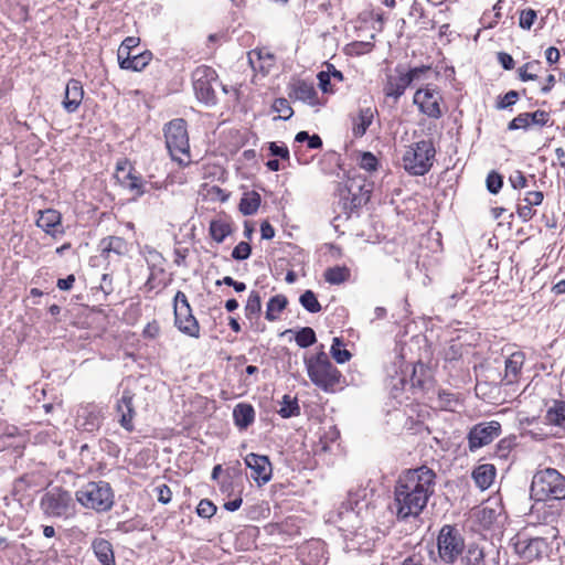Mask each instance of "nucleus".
Returning a JSON list of instances; mask_svg holds the SVG:
<instances>
[{
	"label": "nucleus",
	"instance_id": "1",
	"mask_svg": "<svg viewBox=\"0 0 565 565\" xmlns=\"http://www.w3.org/2000/svg\"><path fill=\"white\" fill-rule=\"evenodd\" d=\"M436 472L427 466L403 471L394 486L392 511L398 521L417 518L435 493Z\"/></svg>",
	"mask_w": 565,
	"mask_h": 565
},
{
	"label": "nucleus",
	"instance_id": "2",
	"mask_svg": "<svg viewBox=\"0 0 565 565\" xmlns=\"http://www.w3.org/2000/svg\"><path fill=\"white\" fill-rule=\"evenodd\" d=\"M305 365L310 381L323 392H334L340 384L341 373L323 350L306 358Z\"/></svg>",
	"mask_w": 565,
	"mask_h": 565
},
{
	"label": "nucleus",
	"instance_id": "3",
	"mask_svg": "<svg viewBox=\"0 0 565 565\" xmlns=\"http://www.w3.org/2000/svg\"><path fill=\"white\" fill-rule=\"evenodd\" d=\"M548 534L552 541H548V537H532L526 533L516 534L513 539L515 553L525 562H534L547 557L554 544H556V548L559 546V543L556 542L558 531L555 527H551Z\"/></svg>",
	"mask_w": 565,
	"mask_h": 565
},
{
	"label": "nucleus",
	"instance_id": "4",
	"mask_svg": "<svg viewBox=\"0 0 565 565\" xmlns=\"http://www.w3.org/2000/svg\"><path fill=\"white\" fill-rule=\"evenodd\" d=\"M531 497L536 501H561L565 498V477L553 468L537 471L532 479Z\"/></svg>",
	"mask_w": 565,
	"mask_h": 565
},
{
	"label": "nucleus",
	"instance_id": "5",
	"mask_svg": "<svg viewBox=\"0 0 565 565\" xmlns=\"http://www.w3.org/2000/svg\"><path fill=\"white\" fill-rule=\"evenodd\" d=\"M436 149L429 139H423L409 145L403 157L402 166L411 175H425L434 166Z\"/></svg>",
	"mask_w": 565,
	"mask_h": 565
},
{
	"label": "nucleus",
	"instance_id": "6",
	"mask_svg": "<svg viewBox=\"0 0 565 565\" xmlns=\"http://www.w3.org/2000/svg\"><path fill=\"white\" fill-rule=\"evenodd\" d=\"M163 135L171 159L186 166L191 160L186 121L182 118L172 119L164 125Z\"/></svg>",
	"mask_w": 565,
	"mask_h": 565
},
{
	"label": "nucleus",
	"instance_id": "7",
	"mask_svg": "<svg viewBox=\"0 0 565 565\" xmlns=\"http://www.w3.org/2000/svg\"><path fill=\"white\" fill-rule=\"evenodd\" d=\"M76 500L86 509L107 512L114 505V491L106 481H90L75 493Z\"/></svg>",
	"mask_w": 565,
	"mask_h": 565
},
{
	"label": "nucleus",
	"instance_id": "8",
	"mask_svg": "<svg viewBox=\"0 0 565 565\" xmlns=\"http://www.w3.org/2000/svg\"><path fill=\"white\" fill-rule=\"evenodd\" d=\"M40 509L46 518L67 519L74 514L75 503L71 492L53 487L41 497Z\"/></svg>",
	"mask_w": 565,
	"mask_h": 565
},
{
	"label": "nucleus",
	"instance_id": "9",
	"mask_svg": "<svg viewBox=\"0 0 565 565\" xmlns=\"http://www.w3.org/2000/svg\"><path fill=\"white\" fill-rule=\"evenodd\" d=\"M465 548V539L457 526L446 524L440 529L437 536V550L441 562L454 564L462 556Z\"/></svg>",
	"mask_w": 565,
	"mask_h": 565
},
{
	"label": "nucleus",
	"instance_id": "10",
	"mask_svg": "<svg viewBox=\"0 0 565 565\" xmlns=\"http://www.w3.org/2000/svg\"><path fill=\"white\" fill-rule=\"evenodd\" d=\"M215 70L207 65L198 66L192 73V84L199 102L212 106L217 102L215 86L217 85Z\"/></svg>",
	"mask_w": 565,
	"mask_h": 565
},
{
	"label": "nucleus",
	"instance_id": "11",
	"mask_svg": "<svg viewBox=\"0 0 565 565\" xmlns=\"http://www.w3.org/2000/svg\"><path fill=\"white\" fill-rule=\"evenodd\" d=\"M173 311L175 327L189 337L199 338L200 326L183 291H177L173 298Z\"/></svg>",
	"mask_w": 565,
	"mask_h": 565
},
{
	"label": "nucleus",
	"instance_id": "12",
	"mask_svg": "<svg viewBox=\"0 0 565 565\" xmlns=\"http://www.w3.org/2000/svg\"><path fill=\"white\" fill-rule=\"evenodd\" d=\"M502 428L498 420L482 422L473 425L467 436L470 451H476L491 444L501 435Z\"/></svg>",
	"mask_w": 565,
	"mask_h": 565
},
{
	"label": "nucleus",
	"instance_id": "13",
	"mask_svg": "<svg viewBox=\"0 0 565 565\" xmlns=\"http://www.w3.org/2000/svg\"><path fill=\"white\" fill-rule=\"evenodd\" d=\"M413 102L418 106L420 113L433 119H439L443 116L441 93L431 86L418 88L415 94Z\"/></svg>",
	"mask_w": 565,
	"mask_h": 565
},
{
	"label": "nucleus",
	"instance_id": "14",
	"mask_svg": "<svg viewBox=\"0 0 565 565\" xmlns=\"http://www.w3.org/2000/svg\"><path fill=\"white\" fill-rule=\"evenodd\" d=\"M105 419V407L95 403L83 404L76 412V427L87 431H97Z\"/></svg>",
	"mask_w": 565,
	"mask_h": 565
},
{
	"label": "nucleus",
	"instance_id": "15",
	"mask_svg": "<svg viewBox=\"0 0 565 565\" xmlns=\"http://www.w3.org/2000/svg\"><path fill=\"white\" fill-rule=\"evenodd\" d=\"M244 462L250 469V478L258 487H263L271 480L273 466L267 456L250 452L246 455Z\"/></svg>",
	"mask_w": 565,
	"mask_h": 565
},
{
	"label": "nucleus",
	"instance_id": "16",
	"mask_svg": "<svg viewBox=\"0 0 565 565\" xmlns=\"http://www.w3.org/2000/svg\"><path fill=\"white\" fill-rule=\"evenodd\" d=\"M409 85H412V78L407 76L406 67L399 64L394 68V73L386 76L383 93L396 102Z\"/></svg>",
	"mask_w": 565,
	"mask_h": 565
},
{
	"label": "nucleus",
	"instance_id": "17",
	"mask_svg": "<svg viewBox=\"0 0 565 565\" xmlns=\"http://www.w3.org/2000/svg\"><path fill=\"white\" fill-rule=\"evenodd\" d=\"M134 397L135 394L132 391L125 388L115 405V411L118 415L120 426L129 433L135 429L134 418L136 416V411L134 407Z\"/></svg>",
	"mask_w": 565,
	"mask_h": 565
},
{
	"label": "nucleus",
	"instance_id": "18",
	"mask_svg": "<svg viewBox=\"0 0 565 565\" xmlns=\"http://www.w3.org/2000/svg\"><path fill=\"white\" fill-rule=\"evenodd\" d=\"M116 178L121 186L134 192L136 196H141L146 192L145 182L139 174L134 172L127 160L117 163Z\"/></svg>",
	"mask_w": 565,
	"mask_h": 565
},
{
	"label": "nucleus",
	"instance_id": "19",
	"mask_svg": "<svg viewBox=\"0 0 565 565\" xmlns=\"http://www.w3.org/2000/svg\"><path fill=\"white\" fill-rule=\"evenodd\" d=\"M302 565H326L328 562L326 544L320 540L305 543L298 553Z\"/></svg>",
	"mask_w": 565,
	"mask_h": 565
},
{
	"label": "nucleus",
	"instance_id": "20",
	"mask_svg": "<svg viewBox=\"0 0 565 565\" xmlns=\"http://www.w3.org/2000/svg\"><path fill=\"white\" fill-rule=\"evenodd\" d=\"M288 96L291 99L300 100L310 106H320L318 93L312 83L295 79L288 85Z\"/></svg>",
	"mask_w": 565,
	"mask_h": 565
},
{
	"label": "nucleus",
	"instance_id": "21",
	"mask_svg": "<svg viewBox=\"0 0 565 565\" xmlns=\"http://www.w3.org/2000/svg\"><path fill=\"white\" fill-rule=\"evenodd\" d=\"M36 226L40 227L45 234L56 238L64 234L62 225V215L54 209H46L39 211L36 218Z\"/></svg>",
	"mask_w": 565,
	"mask_h": 565
},
{
	"label": "nucleus",
	"instance_id": "22",
	"mask_svg": "<svg viewBox=\"0 0 565 565\" xmlns=\"http://www.w3.org/2000/svg\"><path fill=\"white\" fill-rule=\"evenodd\" d=\"M84 98V88L79 81L72 78L67 82L62 102L66 113L73 114L78 110Z\"/></svg>",
	"mask_w": 565,
	"mask_h": 565
},
{
	"label": "nucleus",
	"instance_id": "23",
	"mask_svg": "<svg viewBox=\"0 0 565 565\" xmlns=\"http://www.w3.org/2000/svg\"><path fill=\"white\" fill-rule=\"evenodd\" d=\"M524 353L521 351L513 352L507 360H505V373L502 379L503 385H513L521 373L522 366L524 364Z\"/></svg>",
	"mask_w": 565,
	"mask_h": 565
},
{
	"label": "nucleus",
	"instance_id": "24",
	"mask_svg": "<svg viewBox=\"0 0 565 565\" xmlns=\"http://www.w3.org/2000/svg\"><path fill=\"white\" fill-rule=\"evenodd\" d=\"M90 547L99 565H116L114 547L109 541L96 537Z\"/></svg>",
	"mask_w": 565,
	"mask_h": 565
},
{
	"label": "nucleus",
	"instance_id": "25",
	"mask_svg": "<svg viewBox=\"0 0 565 565\" xmlns=\"http://www.w3.org/2000/svg\"><path fill=\"white\" fill-rule=\"evenodd\" d=\"M367 509L369 501L366 500V490L359 489L348 493V498L344 502H342L340 511H352L359 515L362 511Z\"/></svg>",
	"mask_w": 565,
	"mask_h": 565
},
{
	"label": "nucleus",
	"instance_id": "26",
	"mask_svg": "<svg viewBox=\"0 0 565 565\" xmlns=\"http://www.w3.org/2000/svg\"><path fill=\"white\" fill-rule=\"evenodd\" d=\"M375 110L371 107L361 108L356 116L352 118V134L355 138H361L372 125Z\"/></svg>",
	"mask_w": 565,
	"mask_h": 565
},
{
	"label": "nucleus",
	"instance_id": "27",
	"mask_svg": "<svg viewBox=\"0 0 565 565\" xmlns=\"http://www.w3.org/2000/svg\"><path fill=\"white\" fill-rule=\"evenodd\" d=\"M233 419L239 430L247 429L255 420L254 407L247 403H238L233 409Z\"/></svg>",
	"mask_w": 565,
	"mask_h": 565
},
{
	"label": "nucleus",
	"instance_id": "28",
	"mask_svg": "<svg viewBox=\"0 0 565 565\" xmlns=\"http://www.w3.org/2000/svg\"><path fill=\"white\" fill-rule=\"evenodd\" d=\"M102 255L110 258L111 254L117 256L125 255L128 252L127 242L119 236H108L100 242Z\"/></svg>",
	"mask_w": 565,
	"mask_h": 565
},
{
	"label": "nucleus",
	"instance_id": "29",
	"mask_svg": "<svg viewBox=\"0 0 565 565\" xmlns=\"http://www.w3.org/2000/svg\"><path fill=\"white\" fill-rule=\"evenodd\" d=\"M472 478L478 488L487 490L493 483L495 478V468L490 463L480 465L473 470Z\"/></svg>",
	"mask_w": 565,
	"mask_h": 565
},
{
	"label": "nucleus",
	"instance_id": "30",
	"mask_svg": "<svg viewBox=\"0 0 565 565\" xmlns=\"http://www.w3.org/2000/svg\"><path fill=\"white\" fill-rule=\"evenodd\" d=\"M373 543L367 541L365 536L360 532L351 533L345 536L343 550L347 553L350 552H359V553H367L372 551Z\"/></svg>",
	"mask_w": 565,
	"mask_h": 565
},
{
	"label": "nucleus",
	"instance_id": "31",
	"mask_svg": "<svg viewBox=\"0 0 565 565\" xmlns=\"http://www.w3.org/2000/svg\"><path fill=\"white\" fill-rule=\"evenodd\" d=\"M288 299L285 295H275L266 303L265 318L273 322L276 321L280 313L286 309Z\"/></svg>",
	"mask_w": 565,
	"mask_h": 565
},
{
	"label": "nucleus",
	"instance_id": "32",
	"mask_svg": "<svg viewBox=\"0 0 565 565\" xmlns=\"http://www.w3.org/2000/svg\"><path fill=\"white\" fill-rule=\"evenodd\" d=\"M169 281L166 279V270L163 267L149 268V276L145 282V289L152 291L154 289L162 290L168 286Z\"/></svg>",
	"mask_w": 565,
	"mask_h": 565
},
{
	"label": "nucleus",
	"instance_id": "33",
	"mask_svg": "<svg viewBox=\"0 0 565 565\" xmlns=\"http://www.w3.org/2000/svg\"><path fill=\"white\" fill-rule=\"evenodd\" d=\"M152 53L150 51L131 55L129 58L126 57L124 62H121V70L140 72L150 63Z\"/></svg>",
	"mask_w": 565,
	"mask_h": 565
},
{
	"label": "nucleus",
	"instance_id": "34",
	"mask_svg": "<svg viewBox=\"0 0 565 565\" xmlns=\"http://www.w3.org/2000/svg\"><path fill=\"white\" fill-rule=\"evenodd\" d=\"M545 417L548 424L565 429V402L555 401L547 409Z\"/></svg>",
	"mask_w": 565,
	"mask_h": 565
},
{
	"label": "nucleus",
	"instance_id": "35",
	"mask_svg": "<svg viewBox=\"0 0 565 565\" xmlns=\"http://www.w3.org/2000/svg\"><path fill=\"white\" fill-rule=\"evenodd\" d=\"M260 205V195L255 192H246L241 199L239 202V211L243 215H253L255 214Z\"/></svg>",
	"mask_w": 565,
	"mask_h": 565
},
{
	"label": "nucleus",
	"instance_id": "36",
	"mask_svg": "<svg viewBox=\"0 0 565 565\" xmlns=\"http://www.w3.org/2000/svg\"><path fill=\"white\" fill-rule=\"evenodd\" d=\"M232 234V226L225 220H213L210 223V235L218 244Z\"/></svg>",
	"mask_w": 565,
	"mask_h": 565
},
{
	"label": "nucleus",
	"instance_id": "37",
	"mask_svg": "<svg viewBox=\"0 0 565 565\" xmlns=\"http://www.w3.org/2000/svg\"><path fill=\"white\" fill-rule=\"evenodd\" d=\"M324 280L331 285H339L350 278V269L345 266L330 267L324 271Z\"/></svg>",
	"mask_w": 565,
	"mask_h": 565
},
{
	"label": "nucleus",
	"instance_id": "38",
	"mask_svg": "<svg viewBox=\"0 0 565 565\" xmlns=\"http://www.w3.org/2000/svg\"><path fill=\"white\" fill-rule=\"evenodd\" d=\"M245 317L248 320L258 319L262 312V299L258 291H252L245 305Z\"/></svg>",
	"mask_w": 565,
	"mask_h": 565
},
{
	"label": "nucleus",
	"instance_id": "39",
	"mask_svg": "<svg viewBox=\"0 0 565 565\" xmlns=\"http://www.w3.org/2000/svg\"><path fill=\"white\" fill-rule=\"evenodd\" d=\"M484 550L477 544L467 547L465 556H461L466 565H484Z\"/></svg>",
	"mask_w": 565,
	"mask_h": 565
},
{
	"label": "nucleus",
	"instance_id": "40",
	"mask_svg": "<svg viewBox=\"0 0 565 565\" xmlns=\"http://www.w3.org/2000/svg\"><path fill=\"white\" fill-rule=\"evenodd\" d=\"M299 413H300V407L298 405L297 398L291 397L289 395H284L282 401H281V407L278 411V414L282 418H290V417L299 415Z\"/></svg>",
	"mask_w": 565,
	"mask_h": 565
},
{
	"label": "nucleus",
	"instance_id": "41",
	"mask_svg": "<svg viewBox=\"0 0 565 565\" xmlns=\"http://www.w3.org/2000/svg\"><path fill=\"white\" fill-rule=\"evenodd\" d=\"M343 345V341L340 338H333L330 353L339 364L348 362L352 356V354L347 349H344Z\"/></svg>",
	"mask_w": 565,
	"mask_h": 565
},
{
	"label": "nucleus",
	"instance_id": "42",
	"mask_svg": "<svg viewBox=\"0 0 565 565\" xmlns=\"http://www.w3.org/2000/svg\"><path fill=\"white\" fill-rule=\"evenodd\" d=\"M141 254L148 265V268L163 267L164 258L157 249L146 245Z\"/></svg>",
	"mask_w": 565,
	"mask_h": 565
},
{
	"label": "nucleus",
	"instance_id": "43",
	"mask_svg": "<svg viewBox=\"0 0 565 565\" xmlns=\"http://www.w3.org/2000/svg\"><path fill=\"white\" fill-rule=\"evenodd\" d=\"M300 305L310 313L321 311V305L312 290H306L299 298Z\"/></svg>",
	"mask_w": 565,
	"mask_h": 565
},
{
	"label": "nucleus",
	"instance_id": "44",
	"mask_svg": "<svg viewBox=\"0 0 565 565\" xmlns=\"http://www.w3.org/2000/svg\"><path fill=\"white\" fill-rule=\"evenodd\" d=\"M273 110L278 114V119L288 120L292 117L294 110L290 103L286 98H276L271 106Z\"/></svg>",
	"mask_w": 565,
	"mask_h": 565
},
{
	"label": "nucleus",
	"instance_id": "45",
	"mask_svg": "<svg viewBox=\"0 0 565 565\" xmlns=\"http://www.w3.org/2000/svg\"><path fill=\"white\" fill-rule=\"evenodd\" d=\"M295 341L300 348H308L312 345L316 341V333L312 328L303 327L299 331H297L295 335Z\"/></svg>",
	"mask_w": 565,
	"mask_h": 565
},
{
	"label": "nucleus",
	"instance_id": "46",
	"mask_svg": "<svg viewBox=\"0 0 565 565\" xmlns=\"http://www.w3.org/2000/svg\"><path fill=\"white\" fill-rule=\"evenodd\" d=\"M540 65V61H531L521 66L518 71L520 81L529 82L537 79L536 71Z\"/></svg>",
	"mask_w": 565,
	"mask_h": 565
},
{
	"label": "nucleus",
	"instance_id": "47",
	"mask_svg": "<svg viewBox=\"0 0 565 565\" xmlns=\"http://www.w3.org/2000/svg\"><path fill=\"white\" fill-rule=\"evenodd\" d=\"M515 446V437L502 438L495 446L494 455L500 459H507L513 447Z\"/></svg>",
	"mask_w": 565,
	"mask_h": 565
},
{
	"label": "nucleus",
	"instance_id": "48",
	"mask_svg": "<svg viewBox=\"0 0 565 565\" xmlns=\"http://www.w3.org/2000/svg\"><path fill=\"white\" fill-rule=\"evenodd\" d=\"M359 167L367 172H374L377 170L379 160L372 152L365 151L359 157Z\"/></svg>",
	"mask_w": 565,
	"mask_h": 565
},
{
	"label": "nucleus",
	"instance_id": "49",
	"mask_svg": "<svg viewBox=\"0 0 565 565\" xmlns=\"http://www.w3.org/2000/svg\"><path fill=\"white\" fill-rule=\"evenodd\" d=\"M486 184L490 193L497 194L503 185L502 177L495 171H491L487 177Z\"/></svg>",
	"mask_w": 565,
	"mask_h": 565
},
{
	"label": "nucleus",
	"instance_id": "50",
	"mask_svg": "<svg viewBox=\"0 0 565 565\" xmlns=\"http://www.w3.org/2000/svg\"><path fill=\"white\" fill-rule=\"evenodd\" d=\"M536 11L533 9H524L520 12L519 25L524 30H530L536 20Z\"/></svg>",
	"mask_w": 565,
	"mask_h": 565
},
{
	"label": "nucleus",
	"instance_id": "51",
	"mask_svg": "<svg viewBox=\"0 0 565 565\" xmlns=\"http://www.w3.org/2000/svg\"><path fill=\"white\" fill-rule=\"evenodd\" d=\"M216 512V507L214 503L207 499H203L199 502L196 508V513L199 516L204 519L212 518Z\"/></svg>",
	"mask_w": 565,
	"mask_h": 565
},
{
	"label": "nucleus",
	"instance_id": "52",
	"mask_svg": "<svg viewBox=\"0 0 565 565\" xmlns=\"http://www.w3.org/2000/svg\"><path fill=\"white\" fill-rule=\"evenodd\" d=\"M520 97V93L516 90H509L505 95L500 97L497 103L498 109H507L513 106Z\"/></svg>",
	"mask_w": 565,
	"mask_h": 565
},
{
	"label": "nucleus",
	"instance_id": "53",
	"mask_svg": "<svg viewBox=\"0 0 565 565\" xmlns=\"http://www.w3.org/2000/svg\"><path fill=\"white\" fill-rule=\"evenodd\" d=\"M252 247L246 242H239L232 252V257L235 260H245L249 257Z\"/></svg>",
	"mask_w": 565,
	"mask_h": 565
},
{
	"label": "nucleus",
	"instance_id": "54",
	"mask_svg": "<svg viewBox=\"0 0 565 565\" xmlns=\"http://www.w3.org/2000/svg\"><path fill=\"white\" fill-rule=\"evenodd\" d=\"M401 383L403 385V388H405L406 385H409L413 390H422L424 388V380L422 379V375H418L417 367L413 366L412 369V375L408 381L401 379Z\"/></svg>",
	"mask_w": 565,
	"mask_h": 565
},
{
	"label": "nucleus",
	"instance_id": "55",
	"mask_svg": "<svg viewBox=\"0 0 565 565\" xmlns=\"http://www.w3.org/2000/svg\"><path fill=\"white\" fill-rule=\"evenodd\" d=\"M527 113L519 114L508 125L509 130L527 129L530 127Z\"/></svg>",
	"mask_w": 565,
	"mask_h": 565
},
{
	"label": "nucleus",
	"instance_id": "56",
	"mask_svg": "<svg viewBox=\"0 0 565 565\" xmlns=\"http://www.w3.org/2000/svg\"><path fill=\"white\" fill-rule=\"evenodd\" d=\"M509 182L514 190L523 189L527 185V179L520 170H515L510 174Z\"/></svg>",
	"mask_w": 565,
	"mask_h": 565
},
{
	"label": "nucleus",
	"instance_id": "57",
	"mask_svg": "<svg viewBox=\"0 0 565 565\" xmlns=\"http://www.w3.org/2000/svg\"><path fill=\"white\" fill-rule=\"evenodd\" d=\"M530 125L546 126L550 120V115L545 110H535L534 113H527Z\"/></svg>",
	"mask_w": 565,
	"mask_h": 565
},
{
	"label": "nucleus",
	"instance_id": "58",
	"mask_svg": "<svg viewBox=\"0 0 565 565\" xmlns=\"http://www.w3.org/2000/svg\"><path fill=\"white\" fill-rule=\"evenodd\" d=\"M154 491L157 493V500L162 503L167 504L172 499V492L170 488L167 484H159L154 488Z\"/></svg>",
	"mask_w": 565,
	"mask_h": 565
},
{
	"label": "nucleus",
	"instance_id": "59",
	"mask_svg": "<svg viewBox=\"0 0 565 565\" xmlns=\"http://www.w3.org/2000/svg\"><path fill=\"white\" fill-rule=\"evenodd\" d=\"M319 87L323 93H333L334 88L331 83L330 76L323 71L318 73Z\"/></svg>",
	"mask_w": 565,
	"mask_h": 565
},
{
	"label": "nucleus",
	"instance_id": "60",
	"mask_svg": "<svg viewBox=\"0 0 565 565\" xmlns=\"http://www.w3.org/2000/svg\"><path fill=\"white\" fill-rule=\"evenodd\" d=\"M269 151L271 156L279 157L281 159L289 158V150L284 143L278 145L277 142H270Z\"/></svg>",
	"mask_w": 565,
	"mask_h": 565
},
{
	"label": "nucleus",
	"instance_id": "61",
	"mask_svg": "<svg viewBox=\"0 0 565 565\" xmlns=\"http://www.w3.org/2000/svg\"><path fill=\"white\" fill-rule=\"evenodd\" d=\"M544 194L542 191H530L526 193L524 201L531 206H536L542 204Z\"/></svg>",
	"mask_w": 565,
	"mask_h": 565
},
{
	"label": "nucleus",
	"instance_id": "62",
	"mask_svg": "<svg viewBox=\"0 0 565 565\" xmlns=\"http://www.w3.org/2000/svg\"><path fill=\"white\" fill-rule=\"evenodd\" d=\"M430 70L429 66H417L412 68H406V74L412 78V83L419 81L422 75Z\"/></svg>",
	"mask_w": 565,
	"mask_h": 565
},
{
	"label": "nucleus",
	"instance_id": "63",
	"mask_svg": "<svg viewBox=\"0 0 565 565\" xmlns=\"http://www.w3.org/2000/svg\"><path fill=\"white\" fill-rule=\"evenodd\" d=\"M516 212L519 217L523 222L530 221L535 214V212L532 210V206L529 205V203H526L525 205H519Z\"/></svg>",
	"mask_w": 565,
	"mask_h": 565
},
{
	"label": "nucleus",
	"instance_id": "64",
	"mask_svg": "<svg viewBox=\"0 0 565 565\" xmlns=\"http://www.w3.org/2000/svg\"><path fill=\"white\" fill-rule=\"evenodd\" d=\"M498 62L504 70H512L514 67L513 57L505 52L498 53Z\"/></svg>",
	"mask_w": 565,
	"mask_h": 565
}]
</instances>
